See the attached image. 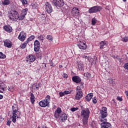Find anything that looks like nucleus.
<instances>
[{
  "instance_id": "32",
  "label": "nucleus",
  "mask_w": 128,
  "mask_h": 128,
  "mask_svg": "<svg viewBox=\"0 0 128 128\" xmlns=\"http://www.w3.org/2000/svg\"><path fill=\"white\" fill-rule=\"evenodd\" d=\"M83 58H85L86 60H88V61L90 60V56H88V54L84 55L83 56Z\"/></svg>"
},
{
  "instance_id": "26",
  "label": "nucleus",
  "mask_w": 128,
  "mask_h": 128,
  "mask_svg": "<svg viewBox=\"0 0 128 128\" xmlns=\"http://www.w3.org/2000/svg\"><path fill=\"white\" fill-rule=\"evenodd\" d=\"M88 118H82L83 124H84L85 126L88 124Z\"/></svg>"
},
{
  "instance_id": "60",
  "label": "nucleus",
  "mask_w": 128,
  "mask_h": 128,
  "mask_svg": "<svg viewBox=\"0 0 128 128\" xmlns=\"http://www.w3.org/2000/svg\"><path fill=\"white\" fill-rule=\"evenodd\" d=\"M117 60H118L119 62H120V61L122 60V59H120V58H117Z\"/></svg>"
},
{
  "instance_id": "15",
  "label": "nucleus",
  "mask_w": 128,
  "mask_h": 128,
  "mask_svg": "<svg viewBox=\"0 0 128 128\" xmlns=\"http://www.w3.org/2000/svg\"><path fill=\"white\" fill-rule=\"evenodd\" d=\"M36 60V56L34 55H29L26 58L27 62H33Z\"/></svg>"
},
{
  "instance_id": "34",
  "label": "nucleus",
  "mask_w": 128,
  "mask_h": 128,
  "mask_svg": "<svg viewBox=\"0 0 128 128\" xmlns=\"http://www.w3.org/2000/svg\"><path fill=\"white\" fill-rule=\"evenodd\" d=\"M46 38L48 40H50V42H52V40H53L52 36L50 35H48L46 36Z\"/></svg>"
},
{
  "instance_id": "39",
  "label": "nucleus",
  "mask_w": 128,
  "mask_h": 128,
  "mask_svg": "<svg viewBox=\"0 0 128 128\" xmlns=\"http://www.w3.org/2000/svg\"><path fill=\"white\" fill-rule=\"evenodd\" d=\"M21 2L23 6H26L28 4V2L26 0H21Z\"/></svg>"
},
{
  "instance_id": "24",
  "label": "nucleus",
  "mask_w": 128,
  "mask_h": 128,
  "mask_svg": "<svg viewBox=\"0 0 128 128\" xmlns=\"http://www.w3.org/2000/svg\"><path fill=\"white\" fill-rule=\"evenodd\" d=\"M66 120H68V116H66V114H63L62 116V122H66Z\"/></svg>"
},
{
  "instance_id": "37",
  "label": "nucleus",
  "mask_w": 128,
  "mask_h": 128,
  "mask_svg": "<svg viewBox=\"0 0 128 128\" xmlns=\"http://www.w3.org/2000/svg\"><path fill=\"white\" fill-rule=\"evenodd\" d=\"M6 54H4L2 52H0V58L4 59L6 58Z\"/></svg>"
},
{
  "instance_id": "56",
  "label": "nucleus",
  "mask_w": 128,
  "mask_h": 128,
  "mask_svg": "<svg viewBox=\"0 0 128 128\" xmlns=\"http://www.w3.org/2000/svg\"><path fill=\"white\" fill-rule=\"evenodd\" d=\"M125 94L126 96V98H128V90L125 92Z\"/></svg>"
},
{
  "instance_id": "44",
  "label": "nucleus",
  "mask_w": 128,
  "mask_h": 128,
  "mask_svg": "<svg viewBox=\"0 0 128 128\" xmlns=\"http://www.w3.org/2000/svg\"><path fill=\"white\" fill-rule=\"evenodd\" d=\"M8 120V122H7V123H6V125L8 126H10V124H12V121L10 120Z\"/></svg>"
},
{
  "instance_id": "8",
  "label": "nucleus",
  "mask_w": 128,
  "mask_h": 128,
  "mask_svg": "<svg viewBox=\"0 0 128 128\" xmlns=\"http://www.w3.org/2000/svg\"><path fill=\"white\" fill-rule=\"evenodd\" d=\"M64 4V0H53V6H54L56 8H62Z\"/></svg>"
},
{
  "instance_id": "33",
  "label": "nucleus",
  "mask_w": 128,
  "mask_h": 128,
  "mask_svg": "<svg viewBox=\"0 0 128 128\" xmlns=\"http://www.w3.org/2000/svg\"><path fill=\"white\" fill-rule=\"evenodd\" d=\"M79 88L80 90H82L84 88V84H82V83H80V86H78L76 87V88Z\"/></svg>"
},
{
  "instance_id": "19",
  "label": "nucleus",
  "mask_w": 128,
  "mask_h": 128,
  "mask_svg": "<svg viewBox=\"0 0 128 128\" xmlns=\"http://www.w3.org/2000/svg\"><path fill=\"white\" fill-rule=\"evenodd\" d=\"M72 80L73 82H76V84H78L80 82L82 81V79L78 76H74L72 77Z\"/></svg>"
},
{
  "instance_id": "10",
  "label": "nucleus",
  "mask_w": 128,
  "mask_h": 128,
  "mask_svg": "<svg viewBox=\"0 0 128 128\" xmlns=\"http://www.w3.org/2000/svg\"><path fill=\"white\" fill-rule=\"evenodd\" d=\"M78 46L80 48V50H86L88 46L86 44V42L84 40H81L80 41L78 44Z\"/></svg>"
},
{
  "instance_id": "55",
  "label": "nucleus",
  "mask_w": 128,
  "mask_h": 128,
  "mask_svg": "<svg viewBox=\"0 0 128 128\" xmlns=\"http://www.w3.org/2000/svg\"><path fill=\"white\" fill-rule=\"evenodd\" d=\"M42 18H46V14H41Z\"/></svg>"
},
{
  "instance_id": "61",
  "label": "nucleus",
  "mask_w": 128,
  "mask_h": 128,
  "mask_svg": "<svg viewBox=\"0 0 128 128\" xmlns=\"http://www.w3.org/2000/svg\"><path fill=\"white\" fill-rule=\"evenodd\" d=\"M59 68H62V65H60Z\"/></svg>"
},
{
  "instance_id": "2",
  "label": "nucleus",
  "mask_w": 128,
  "mask_h": 128,
  "mask_svg": "<svg viewBox=\"0 0 128 128\" xmlns=\"http://www.w3.org/2000/svg\"><path fill=\"white\" fill-rule=\"evenodd\" d=\"M50 96L47 95L44 100H41L39 102L38 104L41 108H46L50 106Z\"/></svg>"
},
{
  "instance_id": "38",
  "label": "nucleus",
  "mask_w": 128,
  "mask_h": 128,
  "mask_svg": "<svg viewBox=\"0 0 128 128\" xmlns=\"http://www.w3.org/2000/svg\"><path fill=\"white\" fill-rule=\"evenodd\" d=\"M107 81H108V82H109L111 84H114V81H113L111 79V78L108 79L107 80Z\"/></svg>"
},
{
  "instance_id": "3",
  "label": "nucleus",
  "mask_w": 128,
  "mask_h": 128,
  "mask_svg": "<svg viewBox=\"0 0 128 128\" xmlns=\"http://www.w3.org/2000/svg\"><path fill=\"white\" fill-rule=\"evenodd\" d=\"M9 18L13 22H16L18 20V12L16 10L13 11L9 14Z\"/></svg>"
},
{
  "instance_id": "30",
  "label": "nucleus",
  "mask_w": 128,
  "mask_h": 128,
  "mask_svg": "<svg viewBox=\"0 0 128 128\" xmlns=\"http://www.w3.org/2000/svg\"><path fill=\"white\" fill-rule=\"evenodd\" d=\"M24 18H26V16H24V15L20 14V15L18 16V20H24Z\"/></svg>"
},
{
  "instance_id": "16",
  "label": "nucleus",
  "mask_w": 128,
  "mask_h": 128,
  "mask_svg": "<svg viewBox=\"0 0 128 128\" xmlns=\"http://www.w3.org/2000/svg\"><path fill=\"white\" fill-rule=\"evenodd\" d=\"M62 112V108H58L54 113V116L56 118H60V114Z\"/></svg>"
},
{
  "instance_id": "17",
  "label": "nucleus",
  "mask_w": 128,
  "mask_h": 128,
  "mask_svg": "<svg viewBox=\"0 0 128 128\" xmlns=\"http://www.w3.org/2000/svg\"><path fill=\"white\" fill-rule=\"evenodd\" d=\"M4 29L7 32H12V28L10 25H6L4 26Z\"/></svg>"
},
{
  "instance_id": "57",
  "label": "nucleus",
  "mask_w": 128,
  "mask_h": 128,
  "mask_svg": "<svg viewBox=\"0 0 128 128\" xmlns=\"http://www.w3.org/2000/svg\"><path fill=\"white\" fill-rule=\"evenodd\" d=\"M4 98V96L0 94V100H2Z\"/></svg>"
},
{
  "instance_id": "13",
  "label": "nucleus",
  "mask_w": 128,
  "mask_h": 128,
  "mask_svg": "<svg viewBox=\"0 0 128 128\" xmlns=\"http://www.w3.org/2000/svg\"><path fill=\"white\" fill-rule=\"evenodd\" d=\"M26 38V34L24 31L21 32L18 36V40L21 42H24Z\"/></svg>"
},
{
  "instance_id": "41",
  "label": "nucleus",
  "mask_w": 128,
  "mask_h": 128,
  "mask_svg": "<svg viewBox=\"0 0 128 128\" xmlns=\"http://www.w3.org/2000/svg\"><path fill=\"white\" fill-rule=\"evenodd\" d=\"M78 110V108H72L70 109V110L72 112H76V110Z\"/></svg>"
},
{
  "instance_id": "40",
  "label": "nucleus",
  "mask_w": 128,
  "mask_h": 128,
  "mask_svg": "<svg viewBox=\"0 0 128 128\" xmlns=\"http://www.w3.org/2000/svg\"><path fill=\"white\" fill-rule=\"evenodd\" d=\"M84 76L86 78H90V74L89 72L85 73L84 74Z\"/></svg>"
},
{
  "instance_id": "27",
  "label": "nucleus",
  "mask_w": 128,
  "mask_h": 128,
  "mask_svg": "<svg viewBox=\"0 0 128 128\" xmlns=\"http://www.w3.org/2000/svg\"><path fill=\"white\" fill-rule=\"evenodd\" d=\"M27 12H28V8H26L25 9H24L22 11L21 14H23V16H26Z\"/></svg>"
},
{
  "instance_id": "28",
  "label": "nucleus",
  "mask_w": 128,
  "mask_h": 128,
  "mask_svg": "<svg viewBox=\"0 0 128 128\" xmlns=\"http://www.w3.org/2000/svg\"><path fill=\"white\" fill-rule=\"evenodd\" d=\"M28 44V42L26 40L22 44L21 48H26V45Z\"/></svg>"
},
{
  "instance_id": "5",
  "label": "nucleus",
  "mask_w": 128,
  "mask_h": 128,
  "mask_svg": "<svg viewBox=\"0 0 128 128\" xmlns=\"http://www.w3.org/2000/svg\"><path fill=\"white\" fill-rule=\"evenodd\" d=\"M17 118H20V112L18 111H12V116L11 117L12 118V122L14 124L16 122Z\"/></svg>"
},
{
  "instance_id": "58",
  "label": "nucleus",
  "mask_w": 128,
  "mask_h": 128,
  "mask_svg": "<svg viewBox=\"0 0 128 128\" xmlns=\"http://www.w3.org/2000/svg\"><path fill=\"white\" fill-rule=\"evenodd\" d=\"M35 88H36V90H38L39 86H38V85H36V86H35Z\"/></svg>"
},
{
  "instance_id": "46",
  "label": "nucleus",
  "mask_w": 128,
  "mask_h": 128,
  "mask_svg": "<svg viewBox=\"0 0 128 128\" xmlns=\"http://www.w3.org/2000/svg\"><path fill=\"white\" fill-rule=\"evenodd\" d=\"M59 94L60 96H65L64 92H59Z\"/></svg>"
},
{
  "instance_id": "47",
  "label": "nucleus",
  "mask_w": 128,
  "mask_h": 128,
  "mask_svg": "<svg viewBox=\"0 0 128 128\" xmlns=\"http://www.w3.org/2000/svg\"><path fill=\"white\" fill-rule=\"evenodd\" d=\"M92 102L94 104H96V98H94L92 99Z\"/></svg>"
},
{
  "instance_id": "63",
  "label": "nucleus",
  "mask_w": 128,
  "mask_h": 128,
  "mask_svg": "<svg viewBox=\"0 0 128 128\" xmlns=\"http://www.w3.org/2000/svg\"><path fill=\"white\" fill-rule=\"evenodd\" d=\"M45 66H46V64H45Z\"/></svg>"
},
{
  "instance_id": "14",
  "label": "nucleus",
  "mask_w": 128,
  "mask_h": 128,
  "mask_svg": "<svg viewBox=\"0 0 128 128\" xmlns=\"http://www.w3.org/2000/svg\"><path fill=\"white\" fill-rule=\"evenodd\" d=\"M40 48V44L38 40H36L34 42V52H39Z\"/></svg>"
},
{
  "instance_id": "25",
  "label": "nucleus",
  "mask_w": 128,
  "mask_h": 128,
  "mask_svg": "<svg viewBox=\"0 0 128 128\" xmlns=\"http://www.w3.org/2000/svg\"><path fill=\"white\" fill-rule=\"evenodd\" d=\"M3 6H8L10 4V0H4V2H2Z\"/></svg>"
},
{
  "instance_id": "53",
  "label": "nucleus",
  "mask_w": 128,
  "mask_h": 128,
  "mask_svg": "<svg viewBox=\"0 0 128 128\" xmlns=\"http://www.w3.org/2000/svg\"><path fill=\"white\" fill-rule=\"evenodd\" d=\"M8 90L9 92H12V88L8 87Z\"/></svg>"
},
{
  "instance_id": "36",
  "label": "nucleus",
  "mask_w": 128,
  "mask_h": 128,
  "mask_svg": "<svg viewBox=\"0 0 128 128\" xmlns=\"http://www.w3.org/2000/svg\"><path fill=\"white\" fill-rule=\"evenodd\" d=\"M122 42H128V36H126L123 38H122Z\"/></svg>"
},
{
  "instance_id": "29",
  "label": "nucleus",
  "mask_w": 128,
  "mask_h": 128,
  "mask_svg": "<svg viewBox=\"0 0 128 128\" xmlns=\"http://www.w3.org/2000/svg\"><path fill=\"white\" fill-rule=\"evenodd\" d=\"M97 22H98V20H96V18H92V26H95Z\"/></svg>"
},
{
  "instance_id": "31",
  "label": "nucleus",
  "mask_w": 128,
  "mask_h": 128,
  "mask_svg": "<svg viewBox=\"0 0 128 128\" xmlns=\"http://www.w3.org/2000/svg\"><path fill=\"white\" fill-rule=\"evenodd\" d=\"M4 92V85L0 83V92Z\"/></svg>"
},
{
  "instance_id": "6",
  "label": "nucleus",
  "mask_w": 128,
  "mask_h": 128,
  "mask_svg": "<svg viewBox=\"0 0 128 128\" xmlns=\"http://www.w3.org/2000/svg\"><path fill=\"white\" fill-rule=\"evenodd\" d=\"M76 95L75 96V100H80V99L82 98V91L80 90V88L78 87V88H76Z\"/></svg>"
},
{
  "instance_id": "52",
  "label": "nucleus",
  "mask_w": 128,
  "mask_h": 128,
  "mask_svg": "<svg viewBox=\"0 0 128 128\" xmlns=\"http://www.w3.org/2000/svg\"><path fill=\"white\" fill-rule=\"evenodd\" d=\"M63 78H68V75L66 74H63Z\"/></svg>"
},
{
  "instance_id": "7",
  "label": "nucleus",
  "mask_w": 128,
  "mask_h": 128,
  "mask_svg": "<svg viewBox=\"0 0 128 128\" xmlns=\"http://www.w3.org/2000/svg\"><path fill=\"white\" fill-rule=\"evenodd\" d=\"M102 8L100 6H94L90 8L88 10L89 14H94V12H100Z\"/></svg>"
},
{
  "instance_id": "35",
  "label": "nucleus",
  "mask_w": 128,
  "mask_h": 128,
  "mask_svg": "<svg viewBox=\"0 0 128 128\" xmlns=\"http://www.w3.org/2000/svg\"><path fill=\"white\" fill-rule=\"evenodd\" d=\"M12 112H16L18 110V106L16 105H14L12 106Z\"/></svg>"
},
{
  "instance_id": "49",
  "label": "nucleus",
  "mask_w": 128,
  "mask_h": 128,
  "mask_svg": "<svg viewBox=\"0 0 128 128\" xmlns=\"http://www.w3.org/2000/svg\"><path fill=\"white\" fill-rule=\"evenodd\" d=\"M30 99H31V98H35L34 95V94L30 93Z\"/></svg>"
},
{
  "instance_id": "54",
  "label": "nucleus",
  "mask_w": 128,
  "mask_h": 128,
  "mask_svg": "<svg viewBox=\"0 0 128 128\" xmlns=\"http://www.w3.org/2000/svg\"><path fill=\"white\" fill-rule=\"evenodd\" d=\"M4 120V117H2V116H0V122H2Z\"/></svg>"
},
{
  "instance_id": "43",
  "label": "nucleus",
  "mask_w": 128,
  "mask_h": 128,
  "mask_svg": "<svg viewBox=\"0 0 128 128\" xmlns=\"http://www.w3.org/2000/svg\"><path fill=\"white\" fill-rule=\"evenodd\" d=\"M38 39L39 40H44V36H38Z\"/></svg>"
},
{
  "instance_id": "22",
  "label": "nucleus",
  "mask_w": 128,
  "mask_h": 128,
  "mask_svg": "<svg viewBox=\"0 0 128 128\" xmlns=\"http://www.w3.org/2000/svg\"><path fill=\"white\" fill-rule=\"evenodd\" d=\"M78 68L80 70H84V65L82 64V62H78Z\"/></svg>"
},
{
  "instance_id": "45",
  "label": "nucleus",
  "mask_w": 128,
  "mask_h": 128,
  "mask_svg": "<svg viewBox=\"0 0 128 128\" xmlns=\"http://www.w3.org/2000/svg\"><path fill=\"white\" fill-rule=\"evenodd\" d=\"M70 94V91L68 90H65L64 91V94Z\"/></svg>"
},
{
  "instance_id": "50",
  "label": "nucleus",
  "mask_w": 128,
  "mask_h": 128,
  "mask_svg": "<svg viewBox=\"0 0 128 128\" xmlns=\"http://www.w3.org/2000/svg\"><path fill=\"white\" fill-rule=\"evenodd\" d=\"M30 100L32 104H34V102H36V100H34V98H31Z\"/></svg>"
},
{
  "instance_id": "11",
  "label": "nucleus",
  "mask_w": 128,
  "mask_h": 128,
  "mask_svg": "<svg viewBox=\"0 0 128 128\" xmlns=\"http://www.w3.org/2000/svg\"><path fill=\"white\" fill-rule=\"evenodd\" d=\"M72 16L76 18H78L80 16V10L77 8H74L72 11Z\"/></svg>"
},
{
  "instance_id": "21",
  "label": "nucleus",
  "mask_w": 128,
  "mask_h": 128,
  "mask_svg": "<svg viewBox=\"0 0 128 128\" xmlns=\"http://www.w3.org/2000/svg\"><path fill=\"white\" fill-rule=\"evenodd\" d=\"M92 96H94V94L92 93L89 94H87L86 97V100L87 102H90L92 98Z\"/></svg>"
},
{
  "instance_id": "12",
  "label": "nucleus",
  "mask_w": 128,
  "mask_h": 128,
  "mask_svg": "<svg viewBox=\"0 0 128 128\" xmlns=\"http://www.w3.org/2000/svg\"><path fill=\"white\" fill-rule=\"evenodd\" d=\"M101 128H112V124L110 123L107 122L106 120L101 121Z\"/></svg>"
},
{
  "instance_id": "42",
  "label": "nucleus",
  "mask_w": 128,
  "mask_h": 128,
  "mask_svg": "<svg viewBox=\"0 0 128 128\" xmlns=\"http://www.w3.org/2000/svg\"><path fill=\"white\" fill-rule=\"evenodd\" d=\"M124 68L126 70H128V62H126L124 64Z\"/></svg>"
},
{
  "instance_id": "48",
  "label": "nucleus",
  "mask_w": 128,
  "mask_h": 128,
  "mask_svg": "<svg viewBox=\"0 0 128 128\" xmlns=\"http://www.w3.org/2000/svg\"><path fill=\"white\" fill-rule=\"evenodd\" d=\"M32 8L36 9L38 7V5L36 4H33L32 5Z\"/></svg>"
},
{
  "instance_id": "1",
  "label": "nucleus",
  "mask_w": 128,
  "mask_h": 128,
  "mask_svg": "<svg viewBox=\"0 0 128 128\" xmlns=\"http://www.w3.org/2000/svg\"><path fill=\"white\" fill-rule=\"evenodd\" d=\"M106 116H108V111L106 107H102L100 110V116H99L100 122L108 120L106 118Z\"/></svg>"
},
{
  "instance_id": "23",
  "label": "nucleus",
  "mask_w": 128,
  "mask_h": 128,
  "mask_svg": "<svg viewBox=\"0 0 128 128\" xmlns=\"http://www.w3.org/2000/svg\"><path fill=\"white\" fill-rule=\"evenodd\" d=\"M34 38H36V36L32 35L31 36H30L27 40H26V42L28 43L30 42H32V40H34Z\"/></svg>"
},
{
  "instance_id": "51",
  "label": "nucleus",
  "mask_w": 128,
  "mask_h": 128,
  "mask_svg": "<svg viewBox=\"0 0 128 128\" xmlns=\"http://www.w3.org/2000/svg\"><path fill=\"white\" fill-rule=\"evenodd\" d=\"M117 99L118 100H120V102H122V98H120V96H118L117 98Z\"/></svg>"
},
{
  "instance_id": "59",
  "label": "nucleus",
  "mask_w": 128,
  "mask_h": 128,
  "mask_svg": "<svg viewBox=\"0 0 128 128\" xmlns=\"http://www.w3.org/2000/svg\"><path fill=\"white\" fill-rule=\"evenodd\" d=\"M0 16H2V12L0 11Z\"/></svg>"
},
{
  "instance_id": "62",
  "label": "nucleus",
  "mask_w": 128,
  "mask_h": 128,
  "mask_svg": "<svg viewBox=\"0 0 128 128\" xmlns=\"http://www.w3.org/2000/svg\"><path fill=\"white\" fill-rule=\"evenodd\" d=\"M124 2H126V0H122Z\"/></svg>"
},
{
  "instance_id": "20",
  "label": "nucleus",
  "mask_w": 128,
  "mask_h": 128,
  "mask_svg": "<svg viewBox=\"0 0 128 128\" xmlns=\"http://www.w3.org/2000/svg\"><path fill=\"white\" fill-rule=\"evenodd\" d=\"M100 48H106L108 46V42L106 41H102L100 42Z\"/></svg>"
},
{
  "instance_id": "4",
  "label": "nucleus",
  "mask_w": 128,
  "mask_h": 128,
  "mask_svg": "<svg viewBox=\"0 0 128 128\" xmlns=\"http://www.w3.org/2000/svg\"><path fill=\"white\" fill-rule=\"evenodd\" d=\"M80 112L82 118H90V112L88 108L82 109Z\"/></svg>"
},
{
  "instance_id": "18",
  "label": "nucleus",
  "mask_w": 128,
  "mask_h": 128,
  "mask_svg": "<svg viewBox=\"0 0 128 128\" xmlns=\"http://www.w3.org/2000/svg\"><path fill=\"white\" fill-rule=\"evenodd\" d=\"M4 46L8 48H12V42L10 40H4Z\"/></svg>"
},
{
  "instance_id": "9",
  "label": "nucleus",
  "mask_w": 128,
  "mask_h": 128,
  "mask_svg": "<svg viewBox=\"0 0 128 128\" xmlns=\"http://www.w3.org/2000/svg\"><path fill=\"white\" fill-rule=\"evenodd\" d=\"M44 6L46 8V10L48 14H51V12H52V7L50 2H45Z\"/></svg>"
}]
</instances>
